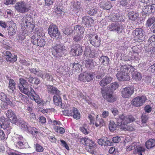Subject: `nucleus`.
<instances>
[{"mask_svg": "<svg viewBox=\"0 0 155 155\" xmlns=\"http://www.w3.org/2000/svg\"><path fill=\"white\" fill-rule=\"evenodd\" d=\"M67 51L65 47L60 45L54 46L53 48L52 54L56 58H59L63 55Z\"/></svg>", "mask_w": 155, "mask_h": 155, "instance_id": "7ed1b4c3", "label": "nucleus"}, {"mask_svg": "<svg viewBox=\"0 0 155 155\" xmlns=\"http://www.w3.org/2000/svg\"><path fill=\"white\" fill-rule=\"evenodd\" d=\"M155 22V18L154 17L149 18L147 21L146 26L149 27L150 26Z\"/></svg>", "mask_w": 155, "mask_h": 155, "instance_id": "4c0bfd02", "label": "nucleus"}, {"mask_svg": "<svg viewBox=\"0 0 155 155\" xmlns=\"http://www.w3.org/2000/svg\"><path fill=\"white\" fill-rule=\"evenodd\" d=\"M134 92L133 87H128L123 89L121 91V94L123 97L127 98L130 97Z\"/></svg>", "mask_w": 155, "mask_h": 155, "instance_id": "6e6552de", "label": "nucleus"}, {"mask_svg": "<svg viewBox=\"0 0 155 155\" xmlns=\"http://www.w3.org/2000/svg\"><path fill=\"white\" fill-rule=\"evenodd\" d=\"M15 83L14 81L10 79V89L13 91L15 88Z\"/></svg>", "mask_w": 155, "mask_h": 155, "instance_id": "5fc2aeb1", "label": "nucleus"}, {"mask_svg": "<svg viewBox=\"0 0 155 155\" xmlns=\"http://www.w3.org/2000/svg\"><path fill=\"white\" fill-rule=\"evenodd\" d=\"M85 72L80 74L79 77V79L81 81H83L85 80Z\"/></svg>", "mask_w": 155, "mask_h": 155, "instance_id": "052dcab7", "label": "nucleus"}, {"mask_svg": "<svg viewBox=\"0 0 155 155\" xmlns=\"http://www.w3.org/2000/svg\"><path fill=\"white\" fill-rule=\"evenodd\" d=\"M82 19V24L87 27H89L93 25L94 20L89 16H84Z\"/></svg>", "mask_w": 155, "mask_h": 155, "instance_id": "9b49d317", "label": "nucleus"}, {"mask_svg": "<svg viewBox=\"0 0 155 155\" xmlns=\"http://www.w3.org/2000/svg\"><path fill=\"white\" fill-rule=\"evenodd\" d=\"M97 12V9L94 7H92L88 11V13L90 15L95 14Z\"/></svg>", "mask_w": 155, "mask_h": 155, "instance_id": "37998d69", "label": "nucleus"}, {"mask_svg": "<svg viewBox=\"0 0 155 155\" xmlns=\"http://www.w3.org/2000/svg\"><path fill=\"white\" fill-rule=\"evenodd\" d=\"M31 42L34 45L40 47L43 46L45 44V42L44 39L41 37L36 38L34 36L31 38Z\"/></svg>", "mask_w": 155, "mask_h": 155, "instance_id": "9d476101", "label": "nucleus"}, {"mask_svg": "<svg viewBox=\"0 0 155 155\" xmlns=\"http://www.w3.org/2000/svg\"><path fill=\"white\" fill-rule=\"evenodd\" d=\"M121 139L120 137L116 136L113 138L112 140L114 143H117L120 141Z\"/></svg>", "mask_w": 155, "mask_h": 155, "instance_id": "13d9d810", "label": "nucleus"}, {"mask_svg": "<svg viewBox=\"0 0 155 155\" xmlns=\"http://www.w3.org/2000/svg\"><path fill=\"white\" fill-rule=\"evenodd\" d=\"M121 129L124 130H127L129 131H133L134 130V128L132 126H128L127 125L124 126Z\"/></svg>", "mask_w": 155, "mask_h": 155, "instance_id": "603ef678", "label": "nucleus"}, {"mask_svg": "<svg viewBox=\"0 0 155 155\" xmlns=\"http://www.w3.org/2000/svg\"><path fill=\"white\" fill-rule=\"evenodd\" d=\"M151 107L149 105H147L145 107L144 110L146 112L149 113L151 111Z\"/></svg>", "mask_w": 155, "mask_h": 155, "instance_id": "774afa93", "label": "nucleus"}, {"mask_svg": "<svg viewBox=\"0 0 155 155\" xmlns=\"http://www.w3.org/2000/svg\"><path fill=\"white\" fill-rule=\"evenodd\" d=\"M27 117L31 122H34L36 120V117L35 114L33 113H31L27 114Z\"/></svg>", "mask_w": 155, "mask_h": 155, "instance_id": "c9c22d12", "label": "nucleus"}, {"mask_svg": "<svg viewBox=\"0 0 155 155\" xmlns=\"http://www.w3.org/2000/svg\"><path fill=\"white\" fill-rule=\"evenodd\" d=\"M25 141H19L17 142L16 144V146L18 148L20 149H22L25 148Z\"/></svg>", "mask_w": 155, "mask_h": 155, "instance_id": "e433bc0d", "label": "nucleus"}, {"mask_svg": "<svg viewBox=\"0 0 155 155\" xmlns=\"http://www.w3.org/2000/svg\"><path fill=\"white\" fill-rule=\"evenodd\" d=\"M148 117L145 114H143L141 116L142 121L143 123H145L147 122Z\"/></svg>", "mask_w": 155, "mask_h": 155, "instance_id": "3c124183", "label": "nucleus"}, {"mask_svg": "<svg viewBox=\"0 0 155 155\" xmlns=\"http://www.w3.org/2000/svg\"><path fill=\"white\" fill-rule=\"evenodd\" d=\"M104 124V120L102 119H100L97 120L95 122V124L96 127L98 126H102Z\"/></svg>", "mask_w": 155, "mask_h": 155, "instance_id": "c03bdc74", "label": "nucleus"}, {"mask_svg": "<svg viewBox=\"0 0 155 155\" xmlns=\"http://www.w3.org/2000/svg\"><path fill=\"white\" fill-rule=\"evenodd\" d=\"M15 9L20 12H25L28 11V8L26 3L24 2H18L15 5Z\"/></svg>", "mask_w": 155, "mask_h": 155, "instance_id": "0eeeda50", "label": "nucleus"}, {"mask_svg": "<svg viewBox=\"0 0 155 155\" xmlns=\"http://www.w3.org/2000/svg\"><path fill=\"white\" fill-rule=\"evenodd\" d=\"M81 143L84 145H86L87 146L88 144L89 143V142H90V140L87 138H82L81 140Z\"/></svg>", "mask_w": 155, "mask_h": 155, "instance_id": "a18cd8bd", "label": "nucleus"}, {"mask_svg": "<svg viewBox=\"0 0 155 155\" xmlns=\"http://www.w3.org/2000/svg\"><path fill=\"white\" fill-rule=\"evenodd\" d=\"M143 12L146 15L149 14L150 13L149 5L144 6L143 9Z\"/></svg>", "mask_w": 155, "mask_h": 155, "instance_id": "de8ad7c7", "label": "nucleus"}, {"mask_svg": "<svg viewBox=\"0 0 155 155\" xmlns=\"http://www.w3.org/2000/svg\"><path fill=\"white\" fill-rule=\"evenodd\" d=\"M73 117L76 119H78L81 117V114L78 110L76 108L73 107L71 113Z\"/></svg>", "mask_w": 155, "mask_h": 155, "instance_id": "4be33fe9", "label": "nucleus"}, {"mask_svg": "<svg viewBox=\"0 0 155 155\" xmlns=\"http://www.w3.org/2000/svg\"><path fill=\"white\" fill-rule=\"evenodd\" d=\"M129 19L133 21H135L139 17V14L134 11L130 12L128 14Z\"/></svg>", "mask_w": 155, "mask_h": 155, "instance_id": "6ab92c4d", "label": "nucleus"}, {"mask_svg": "<svg viewBox=\"0 0 155 155\" xmlns=\"http://www.w3.org/2000/svg\"><path fill=\"white\" fill-rule=\"evenodd\" d=\"M53 101L54 104L57 106H59L62 104L61 99L59 96L58 97L54 96L53 97Z\"/></svg>", "mask_w": 155, "mask_h": 155, "instance_id": "7c9ffc66", "label": "nucleus"}, {"mask_svg": "<svg viewBox=\"0 0 155 155\" xmlns=\"http://www.w3.org/2000/svg\"><path fill=\"white\" fill-rule=\"evenodd\" d=\"M134 35L137 38H141L144 35V31L140 28H137L133 32Z\"/></svg>", "mask_w": 155, "mask_h": 155, "instance_id": "f3484780", "label": "nucleus"}, {"mask_svg": "<svg viewBox=\"0 0 155 155\" xmlns=\"http://www.w3.org/2000/svg\"><path fill=\"white\" fill-rule=\"evenodd\" d=\"M85 80L87 81H89L92 80L94 78V74L93 73H91L85 72Z\"/></svg>", "mask_w": 155, "mask_h": 155, "instance_id": "72a5a7b5", "label": "nucleus"}, {"mask_svg": "<svg viewBox=\"0 0 155 155\" xmlns=\"http://www.w3.org/2000/svg\"><path fill=\"white\" fill-rule=\"evenodd\" d=\"M132 77L134 79L138 81L141 79L142 75L140 73L134 72L132 74Z\"/></svg>", "mask_w": 155, "mask_h": 155, "instance_id": "473e14b6", "label": "nucleus"}, {"mask_svg": "<svg viewBox=\"0 0 155 155\" xmlns=\"http://www.w3.org/2000/svg\"><path fill=\"white\" fill-rule=\"evenodd\" d=\"M145 145L147 148L149 149L155 146V140L153 139H150L147 141Z\"/></svg>", "mask_w": 155, "mask_h": 155, "instance_id": "412c9836", "label": "nucleus"}, {"mask_svg": "<svg viewBox=\"0 0 155 155\" xmlns=\"http://www.w3.org/2000/svg\"><path fill=\"white\" fill-rule=\"evenodd\" d=\"M10 23L12 24L11 27H10V31H12V32H10V35H13L15 33L16 29V27L15 24L13 23V21H10Z\"/></svg>", "mask_w": 155, "mask_h": 155, "instance_id": "a19ab883", "label": "nucleus"}, {"mask_svg": "<svg viewBox=\"0 0 155 155\" xmlns=\"http://www.w3.org/2000/svg\"><path fill=\"white\" fill-rule=\"evenodd\" d=\"M99 60L104 65H108L109 62V59L107 56H102L99 58Z\"/></svg>", "mask_w": 155, "mask_h": 155, "instance_id": "b1692460", "label": "nucleus"}, {"mask_svg": "<svg viewBox=\"0 0 155 155\" xmlns=\"http://www.w3.org/2000/svg\"><path fill=\"white\" fill-rule=\"evenodd\" d=\"M82 35H81L80 34L74 37V39L75 41H80L82 39Z\"/></svg>", "mask_w": 155, "mask_h": 155, "instance_id": "680f3d73", "label": "nucleus"}, {"mask_svg": "<svg viewBox=\"0 0 155 155\" xmlns=\"http://www.w3.org/2000/svg\"><path fill=\"white\" fill-rule=\"evenodd\" d=\"M124 29V27L122 25H117V27L116 28V31L118 33H120L123 32Z\"/></svg>", "mask_w": 155, "mask_h": 155, "instance_id": "09e8293b", "label": "nucleus"}, {"mask_svg": "<svg viewBox=\"0 0 155 155\" xmlns=\"http://www.w3.org/2000/svg\"><path fill=\"white\" fill-rule=\"evenodd\" d=\"M101 93L102 94L104 98L110 102H113L116 100L115 97L112 94L107 93L105 94L104 93V91L102 90Z\"/></svg>", "mask_w": 155, "mask_h": 155, "instance_id": "2eb2a0df", "label": "nucleus"}, {"mask_svg": "<svg viewBox=\"0 0 155 155\" xmlns=\"http://www.w3.org/2000/svg\"><path fill=\"white\" fill-rule=\"evenodd\" d=\"M67 67L66 66H61L59 68V70L61 73L63 74L67 72L68 69H67Z\"/></svg>", "mask_w": 155, "mask_h": 155, "instance_id": "8fccbe9b", "label": "nucleus"}, {"mask_svg": "<svg viewBox=\"0 0 155 155\" xmlns=\"http://www.w3.org/2000/svg\"><path fill=\"white\" fill-rule=\"evenodd\" d=\"M116 127V125L113 121H110V122L109 128L110 130L111 131L114 130Z\"/></svg>", "mask_w": 155, "mask_h": 155, "instance_id": "49530a36", "label": "nucleus"}, {"mask_svg": "<svg viewBox=\"0 0 155 155\" xmlns=\"http://www.w3.org/2000/svg\"><path fill=\"white\" fill-rule=\"evenodd\" d=\"M148 70L153 73H155V63L151 65L148 68Z\"/></svg>", "mask_w": 155, "mask_h": 155, "instance_id": "e2e57ef3", "label": "nucleus"}, {"mask_svg": "<svg viewBox=\"0 0 155 155\" xmlns=\"http://www.w3.org/2000/svg\"><path fill=\"white\" fill-rule=\"evenodd\" d=\"M147 99L145 96H139L132 100L131 104L136 107H139L142 106L145 103Z\"/></svg>", "mask_w": 155, "mask_h": 155, "instance_id": "39448f33", "label": "nucleus"}, {"mask_svg": "<svg viewBox=\"0 0 155 155\" xmlns=\"http://www.w3.org/2000/svg\"><path fill=\"white\" fill-rule=\"evenodd\" d=\"M134 117L131 115H125L122 114L119 116L117 122L118 125L121 127V128L131 122L135 121Z\"/></svg>", "mask_w": 155, "mask_h": 155, "instance_id": "f03ea898", "label": "nucleus"}, {"mask_svg": "<svg viewBox=\"0 0 155 155\" xmlns=\"http://www.w3.org/2000/svg\"><path fill=\"white\" fill-rule=\"evenodd\" d=\"M27 123L24 121H21L20 125V127L21 130L28 131V127Z\"/></svg>", "mask_w": 155, "mask_h": 155, "instance_id": "f704fd0d", "label": "nucleus"}, {"mask_svg": "<svg viewBox=\"0 0 155 155\" xmlns=\"http://www.w3.org/2000/svg\"><path fill=\"white\" fill-rule=\"evenodd\" d=\"M12 139L15 143L21 141H25V140L22 136L18 135H16L15 136L13 137Z\"/></svg>", "mask_w": 155, "mask_h": 155, "instance_id": "2f4dec72", "label": "nucleus"}, {"mask_svg": "<svg viewBox=\"0 0 155 155\" xmlns=\"http://www.w3.org/2000/svg\"><path fill=\"white\" fill-rule=\"evenodd\" d=\"M55 128L57 130V132L59 131L60 134H63L65 132V130L63 127L56 126Z\"/></svg>", "mask_w": 155, "mask_h": 155, "instance_id": "bf43d9fd", "label": "nucleus"}, {"mask_svg": "<svg viewBox=\"0 0 155 155\" xmlns=\"http://www.w3.org/2000/svg\"><path fill=\"white\" fill-rule=\"evenodd\" d=\"M35 74L37 76L40 77L42 78H43V72L38 69L37 71V72H36Z\"/></svg>", "mask_w": 155, "mask_h": 155, "instance_id": "0e129e2a", "label": "nucleus"}, {"mask_svg": "<svg viewBox=\"0 0 155 155\" xmlns=\"http://www.w3.org/2000/svg\"><path fill=\"white\" fill-rule=\"evenodd\" d=\"M17 56L16 55L11 54L10 55V62H14L17 60Z\"/></svg>", "mask_w": 155, "mask_h": 155, "instance_id": "4d7b16f0", "label": "nucleus"}, {"mask_svg": "<svg viewBox=\"0 0 155 155\" xmlns=\"http://www.w3.org/2000/svg\"><path fill=\"white\" fill-rule=\"evenodd\" d=\"M131 67L126 65L120 67V71L117 74L118 79L121 81H127L130 79L129 73Z\"/></svg>", "mask_w": 155, "mask_h": 155, "instance_id": "f257e3e1", "label": "nucleus"}, {"mask_svg": "<svg viewBox=\"0 0 155 155\" xmlns=\"http://www.w3.org/2000/svg\"><path fill=\"white\" fill-rule=\"evenodd\" d=\"M84 54L86 56L91 58H93L95 56L94 51H91L88 48L86 49L84 51Z\"/></svg>", "mask_w": 155, "mask_h": 155, "instance_id": "cd10ccee", "label": "nucleus"}, {"mask_svg": "<svg viewBox=\"0 0 155 155\" xmlns=\"http://www.w3.org/2000/svg\"><path fill=\"white\" fill-rule=\"evenodd\" d=\"M83 51L82 47L79 45H77L74 48L71 49L70 53L72 56H78L81 54Z\"/></svg>", "mask_w": 155, "mask_h": 155, "instance_id": "ddd939ff", "label": "nucleus"}, {"mask_svg": "<svg viewBox=\"0 0 155 155\" xmlns=\"http://www.w3.org/2000/svg\"><path fill=\"white\" fill-rule=\"evenodd\" d=\"M149 5L150 13H153L155 12V4H153Z\"/></svg>", "mask_w": 155, "mask_h": 155, "instance_id": "338daca9", "label": "nucleus"}, {"mask_svg": "<svg viewBox=\"0 0 155 155\" xmlns=\"http://www.w3.org/2000/svg\"><path fill=\"white\" fill-rule=\"evenodd\" d=\"M83 63L85 64V66L87 68L89 69L92 68L93 64L92 59H88L87 60L84 61Z\"/></svg>", "mask_w": 155, "mask_h": 155, "instance_id": "bb28decb", "label": "nucleus"}, {"mask_svg": "<svg viewBox=\"0 0 155 155\" xmlns=\"http://www.w3.org/2000/svg\"><path fill=\"white\" fill-rule=\"evenodd\" d=\"M47 90L48 93L52 94H55L58 96L61 95L62 93L58 89L53 86L47 85Z\"/></svg>", "mask_w": 155, "mask_h": 155, "instance_id": "4468645a", "label": "nucleus"}, {"mask_svg": "<svg viewBox=\"0 0 155 155\" xmlns=\"http://www.w3.org/2000/svg\"><path fill=\"white\" fill-rule=\"evenodd\" d=\"M74 29L79 34H80L81 35L83 34L85 31L84 28L80 25L75 26L74 27Z\"/></svg>", "mask_w": 155, "mask_h": 155, "instance_id": "c756f323", "label": "nucleus"}, {"mask_svg": "<svg viewBox=\"0 0 155 155\" xmlns=\"http://www.w3.org/2000/svg\"><path fill=\"white\" fill-rule=\"evenodd\" d=\"M5 58L6 60V61L8 62L10 61V52L6 51L4 53Z\"/></svg>", "mask_w": 155, "mask_h": 155, "instance_id": "864d4df0", "label": "nucleus"}, {"mask_svg": "<svg viewBox=\"0 0 155 155\" xmlns=\"http://www.w3.org/2000/svg\"><path fill=\"white\" fill-rule=\"evenodd\" d=\"M119 84L116 82L112 83L111 84V88L112 90H115L118 87Z\"/></svg>", "mask_w": 155, "mask_h": 155, "instance_id": "6e6d98bb", "label": "nucleus"}, {"mask_svg": "<svg viewBox=\"0 0 155 155\" xmlns=\"http://www.w3.org/2000/svg\"><path fill=\"white\" fill-rule=\"evenodd\" d=\"M28 131L29 134H31L35 137H36L37 134L39 133V131L36 128L31 127H28Z\"/></svg>", "mask_w": 155, "mask_h": 155, "instance_id": "5701e85b", "label": "nucleus"}, {"mask_svg": "<svg viewBox=\"0 0 155 155\" xmlns=\"http://www.w3.org/2000/svg\"><path fill=\"white\" fill-rule=\"evenodd\" d=\"M0 123L1 124V127L2 128H3L4 130L8 131L10 129L9 124H8L6 125L4 117H2L0 118Z\"/></svg>", "mask_w": 155, "mask_h": 155, "instance_id": "393cba45", "label": "nucleus"}, {"mask_svg": "<svg viewBox=\"0 0 155 155\" xmlns=\"http://www.w3.org/2000/svg\"><path fill=\"white\" fill-rule=\"evenodd\" d=\"M0 100L4 102V104L1 106L3 110L7 109L8 105L10 104L9 98L4 93L0 92Z\"/></svg>", "mask_w": 155, "mask_h": 155, "instance_id": "1a4fd4ad", "label": "nucleus"}, {"mask_svg": "<svg viewBox=\"0 0 155 155\" xmlns=\"http://www.w3.org/2000/svg\"><path fill=\"white\" fill-rule=\"evenodd\" d=\"M88 39L91 44L96 47H98L100 45L101 39L96 34H89L87 36Z\"/></svg>", "mask_w": 155, "mask_h": 155, "instance_id": "20e7f679", "label": "nucleus"}, {"mask_svg": "<svg viewBox=\"0 0 155 155\" xmlns=\"http://www.w3.org/2000/svg\"><path fill=\"white\" fill-rule=\"evenodd\" d=\"M72 5L73 6L71 9L75 13H77L82 9L81 3L80 2H77L76 3H73Z\"/></svg>", "mask_w": 155, "mask_h": 155, "instance_id": "a211bd4d", "label": "nucleus"}, {"mask_svg": "<svg viewBox=\"0 0 155 155\" xmlns=\"http://www.w3.org/2000/svg\"><path fill=\"white\" fill-rule=\"evenodd\" d=\"M116 27L117 25L114 23H113L108 26L107 29L109 31H114L116 30Z\"/></svg>", "mask_w": 155, "mask_h": 155, "instance_id": "79ce46f5", "label": "nucleus"}, {"mask_svg": "<svg viewBox=\"0 0 155 155\" xmlns=\"http://www.w3.org/2000/svg\"><path fill=\"white\" fill-rule=\"evenodd\" d=\"M94 145L95 144L92 141L91 142V143L88 145L87 146V148L88 150V151L91 153H92L94 152Z\"/></svg>", "mask_w": 155, "mask_h": 155, "instance_id": "58836bf2", "label": "nucleus"}, {"mask_svg": "<svg viewBox=\"0 0 155 155\" xmlns=\"http://www.w3.org/2000/svg\"><path fill=\"white\" fill-rule=\"evenodd\" d=\"M48 33L51 37L54 38L60 36V32L58 31L57 27L54 25H51L48 29Z\"/></svg>", "mask_w": 155, "mask_h": 155, "instance_id": "423d86ee", "label": "nucleus"}, {"mask_svg": "<svg viewBox=\"0 0 155 155\" xmlns=\"http://www.w3.org/2000/svg\"><path fill=\"white\" fill-rule=\"evenodd\" d=\"M112 80V78L110 76H106L100 81V84L102 86H105L110 83Z\"/></svg>", "mask_w": 155, "mask_h": 155, "instance_id": "dca6fc26", "label": "nucleus"}, {"mask_svg": "<svg viewBox=\"0 0 155 155\" xmlns=\"http://www.w3.org/2000/svg\"><path fill=\"white\" fill-rule=\"evenodd\" d=\"M88 118L90 120V124H94V117L91 115L89 114L88 116Z\"/></svg>", "mask_w": 155, "mask_h": 155, "instance_id": "69168bd1", "label": "nucleus"}, {"mask_svg": "<svg viewBox=\"0 0 155 155\" xmlns=\"http://www.w3.org/2000/svg\"><path fill=\"white\" fill-rule=\"evenodd\" d=\"M10 122L12 124H15L17 122L18 119L16 116L13 111H10Z\"/></svg>", "mask_w": 155, "mask_h": 155, "instance_id": "c85d7f7f", "label": "nucleus"}, {"mask_svg": "<svg viewBox=\"0 0 155 155\" xmlns=\"http://www.w3.org/2000/svg\"><path fill=\"white\" fill-rule=\"evenodd\" d=\"M35 150L38 152H41L44 150L43 148L39 144L36 143L34 145Z\"/></svg>", "mask_w": 155, "mask_h": 155, "instance_id": "ea45409f", "label": "nucleus"}, {"mask_svg": "<svg viewBox=\"0 0 155 155\" xmlns=\"http://www.w3.org/2000/svg\"><path fill=\"white\" fill-rule=\"evenodd\" d=\"M100 7L103 9L106 10L110 9L111 7V5L110 2L107 1L101 2L100 3Z\"/></svg>", "mask_w": 155, "mask_h": 155, "instance_id": "aec40b11", "label": "nucleus"}, {"mask_svg": "<svg viewBox=\"0 0 155 155\" xmlns=\"http://www.w3.org/2000/svg\"><path fill=\"white\" fill-rule=\"evenodd\" d=\"M31 85H30V87H25L23 88H20V91L22 93L27 95H29L30 94L31 95V97L36 94L34 91L33 89L31 87Z\"/></svg>", "mask_w": 155, "mask_h": 155, "instance_id": "f8f14e48", "label": "nucleus"}, {"mask_svg": "<svg viewBox=\"0 0 155 155\" xmlns=\"http://www.w3.org/2000/svg\"><path fill=\"white\" fill-rule=\"evenodd\" d=\"M19 81L20 84L21 85L22 87H19V89L21 88H23L25 87H27V86L30 87V85L28 84V83L27 82L26 80H25L23 78H20L19 80Z\"/></svg>", "mask_w": 155, "mask_h": 155, "instance_id": "a878e982", "label": "nucleus"}]
</instances>
